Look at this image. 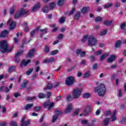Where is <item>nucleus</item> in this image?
I'll use <instances>...</instances> for the list:
<instances>
[{"label":"nucleus","mask_w":126,"mask_h":126,"mask_svg":"<svg viewBox=\"0 0 126 126\" xmlns=\"http://www.w3.org/2000/svg\"><path fill=\"white\" fill-rule=\"evenodd\" d=\"M34 109L35 112H39V111H40V110H41V107H40V106L35 107L34 108Z\"/></svg>","instance_id":"55"},{"label":"nucleus","mask_w":126,"mask_h":126,"mask_svg":"<svg viewBox=\"0 0 126 126\" xmlns=\"http://www.w3.org/2000/svg\"><path fill=\"white\" fill-rule=\"evenodd\" d=\"M34 69V68H30L28 70H27L26 72V73L27 75H30L31 73H32V72L33 71V70Z\"/></svg>","instance_id":"26"},{"label":"nucleus","mask_w":126,"mask_h":126,"mask_svg":"<svg viewBox=\"0 0 126 126\" xmlns=\"http://www.w3.org/2000/svg\"><path fill=\"white\" fill-rule=\"evenodd\" d=\"M14 69H15V66H12L9 68V72H12V71H14Z\"/></svg>","instance_id":"46"},{"label":"nucleus","mask_w":126,"mask_h":126,"mask_svg":"<svg viewBox=\"0 0 126 126\" xmlns=\"http://www.w3.org/2000/svg\"><path fill=\"white\" fill-rule=\"evenodd\" d=\"M88 42V45L91 46V47H93V46H95L96 44L98 43V41H97V39H96V38L94 37L92 35L89 36Z\"/></svg>","instance_id":"4"},{"label":"nucleus","mask_w":126,"mask_h":126,"mask_svg":"<svg viewBox=\"0 0 126 126\" xmlns=\"http://www.w3.org/2000/svg\"><path fill=\"white\" fill-rule=\"evenodd\" d=\"M81 92H82V89H79L78 88H76L73 91V96L74 99H77L81 95Z\"/></svg>","instance_id":"3"},{"label":"nucleus","mask_w":126,"mask_h":126,"mask_svg":"<svg viewBox=\"0 0 126 126\" xmlns=\"http://www.w3.org/2000/svg\"><path fill=\"white\" fill-rule=\"evenodd\" d=\"M22 54H23V50H19L17 51V53H16L15 56V63H19L20 61L19 57L21 56Z\"/></svg>","instance_id":"7"},{"label":"nucleus","mask_w":126,"mask_h":126,"mask_svg":"<svg viewBox=\"0 0 126 126\" xmlns=\"http://www.w3.org/2000/svg\"><path fill=\"white\" fill-rule=\"evenodd\" d=\"M46 96L47 95L45 94L40 93L38 94L37 96L39 98V99H43L44 98H46Z\"/></svg>","instance_id":"24"},{"label":"nucleus","mask_w":126,"mask_h":126,"mask_svg":"<svg viewBox=\"0 0 126 126\" xmlns=\"http://www.w3.org/2000/svg\"><path fill=\"white\" fill-rule=\"evenodd\" d=\"M101 54H102V50H99L95 53V55H96V56H99V55H101Z\"/></svg>","instance_id":"58"},{"label":"nucleus","mask_w":126,"mask_h":126,"mask_svg":"<svg viewBox=\"0 0 126 126\" xmlns=\"http://www.w3.org/2000/svg\"><path fill=\"white\" fill-rule=\"evenodd\" d=\"M54 61H55V59H54V58H51L50 59H46L45 60H44V61L42 62L43 63H52L53 62H54Z\"/></svg>","instance_id":"16"},{"label":"nucleus","mask_w":126,"mask_h":126,"mask_svg":"<svg viewBox=\"0 0 126 126\" xmlns=\"http://www.w3.org/2000/svg\"><path fill=\"white\" fill-rule=\"evenodd\" d=\"M74 18L75 19H79V18L80 17V12H78L76 13V14L74 15Z\"/></svg>","instance_id":"36"},{"label":"nucleus","mask_w":126,"mask_h":126,"mask_svg":"<svg viewBox=\"0 0 126 126\" xmlns=\"http://www.w3.org/2000/svg\"><path fill=\"white\" fill-rule=\"evenodd\" d=\"M57 119H58V115L56 114L53 117L52 123H55V122L57 121Z\"/></svg>","instance_id":"48"},{"label":"nucleus","mask_w":126,"mask_h":126,"mask_svg":"<svg viewBox=\"0 0 126 126\" xmlns=\"http://www.w3.org/2000/svg\"><path fill=\"white\" fill-rule=\"evenodd\" d=\"M31 63V61L30 60H28L27 61H25V60H24L22 61L20 66L21 67H23V66H26L28 63Z\"/></svg>","instance_id":"11"},{"label":"nucleus","mask_w":126,"mask_h":126,"mask_svg":"<svg viewBox=\"0 0 126 126\" xmlns=\"http://www.w3.org/2000/svg\"><path fill=\"white\" fill-rule=\"evenodd\" d=\"M14 42L15 44H18V42H19V40H18V38L14 37Z\"/></svg>","instance_id":"54"},{"label":"nucleus","mask_w":126,"mask_h":126,"mask_svg":"<svg viewBox=\"0 0 126 126\" xmlns=\"http://www.w3.org/2000/svg\"><path fill=\"white\" fill-rule=\"evenodd\" d=\"M55 103L54 102H50V100L46 101L44 104L43 106L45 109L48 108V110H51L54 107Z\"/></svg>","instance_id":"6"},{"label":"nucleus","mask_w":126,"mask_h":126,"mask_svg":"<svg viewBox=\"0 0 126 126\" xmlns=\"http://www.w3.org/2000/svg\"><path fill=\"white\" fill-rule=\"evenodd\" d=\"M15 12V5L12 6L10 8L9 10V14L10 15L12 14H13Z\"/></svg>","instance_id":"20"},{"label":"nucleus","mask_w":126,"mask_h":126,"mask_svg":"<svg viewBox=\"0 0 126 126\" xmlns=\"http://www.w3.org/2000/svg\"><path fill=\"white\" fill-rule=\"evenodd\" d=\"M42 11L44 13H48L49 12V7L47 5H45L42 9Z\"/></svg>","instance_id":"21"},{"label":"nucleus","mask_w":126,"mask_h":126,"mask_svg":"<svg viewBox=\"0 0 126 126\" xmlns=\"http://www.w3.org/2000/svg\"><path fill=\"white\" fill-rule=\"evenodd\" d=\"M4 91H5V92L6 93H7L8 92H9L10 90H9V89L8 88V87H4Z\"/></svg>","instance_id":"53"},{"label":"nucleus","mask_w":126,"mask_h":126,"mask_svg":"<svg viewBox=\"0 0 126 126\" xmlns=\"http://www.w3.org/2000/svg\"><path fill=\"white\" fill-rule=\"evenodd\" d=\"M75 10V8H73V9H72V10L70 11L69 15H71L73 14V13L74 12Z\"/></svg>","instance_id":"60"},{"label":"nucleus","mask_w":126,"mask_h":126,"mask_svg":"<svg viewBox=\"0 0 126 126\" xmlns=\"http://www.w3.org/2000/svg\"><path fill=\"white\" fill-rule=\"evenodd\" d=\"M20 16H22L19 12H17L15 15V18H19V17H20Z\"/></svg>","instance_id":"50"},{"label":"nucleus","mask_w":126,"mask_h":126,"mask_svg":"<svg viewBox=\"0 0 126 126\" xmlns=\"http://www.w3.org/2000/svg\"><path fill=\"white\" fill-rule=\"evenodd\" d=\"M115 60H116V56L111 55L110 57L107 59V62L109 63H113Z\"/></svg>","instance_id":"15"},{"label":"nucleus","mask_w":126,"mask_h":126,"mask_svg":"<svg viewBox=\"0 0 126 126\" xmlns=\"http://www.w3.org/2000/svg\"><path fill=\"white\" fill-rule=\"evenodd\" d=\"M88 121L86 120H82V125H86L87 124Z\"/></svg>","instance_id":"62"},{"label":"nucleus","mask_w":126,"mask_h":126,"mask_svg":"<svg viewBox=\"0 0 126 126\" xmlns=\"http://www.w3.org/2000/svg\"><path fill=\"white\" fill-rule=\"evenodd\" d=\"M45 53L46 54H48L50 52V47H49L48 46L45 45Z\"/></svg>","instance_id":"44"},{"label":"nucleus","mask_w":126,"mask_h":126,"mask_svg":"<svg viewBox=\"0 0 126 126\" xmlns=\"http://www.w3.org/2000/svg\"><path fill=\"white\" fill-rule=\"evenodd\" d=\"M79 111V109L76 110L73 113V116H77L78 115V112Z\"/></svg>","instance_id":"61"},{"label":"nucleus","mask_w":126,"mask_h":126,"mask_svg":"<svg viewBox=\"0 0 126 126\" xmlns=\"http://www.w3.org/2000/svg\"><path fill=\"white\" fill-rule=\"evenodd\" d=\"M85 56H86L85 51H82V52H81L80 57H81V58H83V57H85Z\"/></svg>","instance_id":"51"},{"label":"nucleus","mask_w":126,"mask_h":126,"mask_svg":"<svg viewBox=\"0 0 126 126\" xmlns=\"http://www.w3.org/2000/svg\"><path fill=\"white\" fill-rule=\"evenodd\" d=\"M6 125V124L5 122H2L0 123V126H5Z\"/></svg>","instance_id":"64"},{"label":"nucleus","mask_w":126,"mask_h":126,"mask_svg":"<svg viewBox=\"0 0 126 126\" xmlns=\"http://www.w3.org/2000/svg\"><path fill=\"white\" fill-rule=\"evenodd\" d=\"M64 19H65V17H62L59 20L60 23L63 24L64 22Z\"/></svg>","instance_id":"49"},{"label":"nucleus","mask_w":126,"mask_h":126,"mask_svg":"<svg viewBox=\"0 0 126 126\" xmlns=\"http://www.w3.org/2000/svg\"><path fill=\"white\" fill-rule=\"evenodd\" d=\"M121 45H122V41L121 40H118L116 41L115 45V48H120L121 47Z\"/></svg>","instance_id":"23"},{"label":"nucleus","mask_w":126,"mask_h":126,"mask_svg":"<svg viewBox=\"0 0 126 126\" xmlns=\"http://www.w3.org/2000/svg\"><path fill=\"white\" fill-rule=\"evenodd\" d=\"M116 110H114L113 111V114L111 116V119H112V120H111L112 122H114L115 121H117V118H116Z\"/></svg>","instance_id":"22"},{"label":"nucleus","mask_w":126,"mask_h":126,"mask_svg":"<svg viewBox=\"0 0 126 126\" xmlns=\"http://www.w3.org/2000/svg\"><path fill=\"white\" fill-rule=\"evenodd\" d=\"M35 99H37V97L36 96H33V97L29 96L27 97V100L28 101H32V100H35Z\"/></svg>","instance_id":"45"},{"label":"nucleus","mask_w":126,"mask_h":126,"mask_svg":"<svg viewBox=\"0 0 126 126\" xmlns=\"http://www.w3.org/2000/svg\"><path fill=\"white\" fill-rule=\"evenodd\" d=\"M19 12L20 13V14H21V15L22 16V15H25V14H27V13L29 12V10L26 11L25 9L23 8Z\"/></svg>","instance_id":"17"},{"label":"nucleus","mask_w":126,"mask_h":126,"mask_svg":"<svg viewBox=\"0 0 126 126\" xmlns=\"http://www.w3.org/2000/svg\"><path fill=\"white\" fill-rule=\"evenodd\" d=\"M97 68H98V64L95 63L93 65V69L94 70L97 69Z\"/></svg>","instance_id":"52"},{"label":"nucleus","mask_w":126,"mask_h":126,"mask_svg":"<svg viewBox=\"0 0 126 126\" xmlns=\"http://www.w3.org/2000/svg\"><path fill=\"white\" fill-rule=\"evenodd\" d=\"M94 92L98 93V96L103 97L106 93V87L103 84H101L99 87H96L94 89Z\"/></svg>","instance_id":"2"},{"label":"nucleus","mask_w":126,"mask_h":126,"mask_svg":"<svg viewBox=\"0 0 126 126\" xmlns=\"http://www.w3.org/2000/svg\"><path fill=\"white\" fill-rule=\"evenodd\" d=\"M10 125L11 126H17V125L16 124V122H15V121H11L10 123Z\"/></svg>","instance_id":"57"},{"label":"nucleus","mask_w":126,"mask_h":126,"mask_svg":"<svg viewBox=\"0 0 126 126\" xmlns=\"http://www.w3.org/2000/svg\"><path fill=\"white\" fill-rule=\"evenodd\" d=\"M115 6L116 7H120V6H121V3H120V2H116Z\"/></svg>","instance_id":"56"},{"label":"nucleus","mask_w":126,"mask_h":126,"mask_svg":"<svg viewBox=\"0 0 126 126\" xmlns=\"http://www.w3.org/2000/svg\"><path fill=\"white\" fill-rule=\"evenodd\" d=\"M112 23H113V21L106 20L104 22V25H107V26H110Z\"/></svg>","instance_id":"31"},{"label":"nucleus","mask_w":126,"mask_h":126,"mask_svg":"<svg viewBox=\"0 0 126 126\" xmlns=\"http://www.w3.org/2000/svg\"><path fill=\"white\" fill-rule=\"evenodd\" d=\"M49 8L50 9H53V8L55 7V5H56V4H55V2H51L49 4Z\"/></svg>","instance_id":"37"},{"label":"nucleus","mask_w":126,"mask_h":126,"mask_svg":"<svg viewBox=\"0 0 126 126\" xmlns=\"http://www.w3.org/2000/svg\"><path fill=\"white\" fill-rule=\"evenodd\" d=\"M112 5H113V3H108L106 4L104 7V8H109V7H112Z\"/></svg>","instance_id":"38"},{"label":"nucleus","mask_w":126,"mask_h":126,"mask_svg":"<svg viewBox=\"0 0 126 126\" xmlns=\"http://www.w3.org/2000/svg\"><path fill=\"white\" fill-rule=\"evenodd\" d=\"M0 48L2 53H9V52H11L12 49H13V46L11 48H8L7 41L5 40L0 41Z\"/></svg>","instance_id":"1"},{"label":"nucleus","mask_w":126,"mask_h":126,"mask_svg":"<svg viewBox=\"0 0 126 126\" xmlns=\"http://www.w3.org/2000/svg\"><path fill=\"white\" fill-rule=\"evenodd\" d=\"M32 107H33V103L28 104L25 106V110H29V109H31Z\"/></svg>","instance_id":"28"},{"label":"nucleus","mask_w":126,"mask_h":126,"mask_svg":"<svg viewBox=\"0 0 126 126\" xmlns=\"http://www.w3.org/2000/svg\"><path fill=\"white\" fill-rule=\"evenodd\" d=\"M110 115H111V111H107L105 112V116H106V117H108V116H110Z\"/></svg>","instance_id":"59"},{"label":"nucleus","mask_w":126,"mask_h":126,"mask_svg":"<svg viewBox=\"0 0 126 126\" xmlns=\"http://www.w3.org/2000/svg\"><path fill=\"white\" fill-rule=\"evenodd\" d=\"M55 114H56V115L58 116H61V115H62V114H63V112L59 110V109H56L55 111Z\"/></svg>","instance_id":"42"},{"label":"nucleus","mask_w":126,"mask_h":126,"mask_svg":"<svg viewBox=\"0 0 126 126\" xmlns=\"http://www.w3.org/2000/svg\"><path fill=\"white\" fill-rule=\"evenodd\" d=\"M58 53H59V50H55L50 53V55L51 56H55V55H57V54H58Z\"/></svg>","instance_id":"41"},{"label":"nucleus","mask_w":126,"mask_h":126,"mask_svg":"<svg viewBox=\"0 0 126 126\" xmlns=\"http://www.w3.org/2000/svg\"><path fill=\"white\" fill-rule=\"evenodd\" d=\"M74 83V77L69 76L68 77L65 81V84L67 86H71Z\"/></svg>","instance_id":"5"},{"label":"nucleus","mask_w":126,"mask_h":126,"mask_svg":"<svg viewBox=\"0 0 126 126\" xmlns=\"http://www.w3.org/2000/svg\"><path fill=\"white\" fill-rule=\"evenodd\" d=\"M35 52V49L33 48L29 52L26 56V58H33L34 57V53Z\"/></svg>","instance_id":"9"},{"label":"nucleus","mask_w":126,"mask_h":126,"mask_svg":"<svg viewBox=\"0 0 126 126\" xmlns=\"http://www.w3.org/2000/svg\"><path fill=\"white\" fill-rule=\"evenodd\" d=\"M34 35H35V31H32L31 32V36L34 37Z\"/></svg>","instance_id":"63"},{"label":"nucleus","mask_w":126,"mask_h":126,"mask_svg":"<svg viewBox=\"0 0 126 126\" xmlns=\"http://www.w3.org/2000/svg\"><path fill=\"white\" fill-rule=\"evenodd\" d=\"M72 110V104L71 103H69L68 106H67V108L65 109V111H64V113L65 114H67L68 113H70L71 111Z\"/></svg>","instance_id":"8"},{"label":"nucleus","mask_w":126,"mask_h":126,"mask_svg":"<svg viewBox=\"0 0 126 126\" xmlns=\"http://www.w3.org/2000/svg\"><path fill=\"white\" fill-rule=\"evenodd\" d=\"M103 20V18L101 17H96L95 18V22H101Z\"/></svg>","instance_id":"33"},{"label":"nucleus","mask_w":126,"mask_h":126,"mask_svg":"<svg viewBox=\"0 0 126 126\" xmlns=\"http://www.w3.org/2000/svg\"><path fill=\"white\" fill-rule=\"evenodd\" d=\"M28 84V81H24L21 85V87H22V88H25V87L27 86Z\"/></svg>","instance_id":"29"},{"label":"nucleus","mask_w":126,"mask_h":126,"mask_svg":"<svg viewBox=\"0 0 126 126\" xmlns=\"http://www.w3.org/2000/svg\"><path fill=\"white\" fill-rule=\"evenodd\" d=\"M89 11H90V8L88 7H84L82 9V13H86V12H88Z\"/></svg>","instance_id":"18"},{"label":"nucleus","mask_w":126,"mask_h":126,"mask_svg":"<svg viewBox=\"0 0 126 126\" xmlns=\"http://www.w3.org/2000/svg\"><path fill=\"white\" fill-rule=\"evenodd\" d=\"M110 122V118H106L104 120V126H108L109 125V123Z\"/></svg>","instance_id":"25"},{"label":"nucleus","mask_w":126,"mask_h":126,"mask_svg":"<svg viewBox=\"0 0 126 126\" xmlns=\"http://www.w3.org/2000/svg\"><path fill=\"white\" fill-rule=\"evenodd\" d=\"M21 96V94L18 92L15 93L14 94V96L15 98H18V97H20Z\"/></svg>","instance_id":"47"},{"label":"nucleus","mask_w":126,"mask_h":126,"mask_svg":"<svg viewBox=\"0 0 126 126\" xmlns=\"http://www.w3.org/2000/svg\"><path fill=\"white\" fill-rule=\"evenodd\" d=\"M64 3V0H58L57 4L59 6H62Z\"/></svg>","instance_id":"32"},{"label":"nucleus","mask_w":126,"mask_h":126,"mask_svg":"<svg viewBox=\"0 0 126 126\" xmlns=\"http://www.w3.org/2000/svg\"><path fill=\"white\" fill-rule=\"evenodd\" d=\"M30 124V120H28L27 122H24V123H22L21 124V126H29Z\"/></svg>","instance_id":"34"},{"label":"nucleus","mask_w":126,"mask_h":126,"mask_svg":"<svg viewBox=\"0 0 126 126\" xmlns=\"http://www.w3.org/2000/svg\"><path fill=\"white\" fill-rule=\"evenodd\" d=\"M126 23L125 22L122 23L120 25V29H121V30H123V31H126Z\"/></svg>","instance_id":"27"},{"label":"nucleus","mask_w":126,"mask_h":126,"mask_svg":"<svg viewBox=\"0 0 126 126\" xmlns=\"http://www.w3.org/2000/svg\"><path fill=\"white\" fill-rule=\"evenodd\" d=\"M108 56H109L108 54H105L102 55L99 60L100 62H102L103 60H105L106 57H108Z\"/></svg>","instance_id":"30"},{"label":"nucleus","mask_w":126,"mask_h":126,"mask_svg":"<svg viewBox=\"0 0 126 126\" xmlns=\"http://www.w3.org/2000/svg\"><path fill=\"white\" fill-rule=\"evenodd\" d=\"M83 97L85 99H88V98H89L90 97V93H87L84 94Z\"/></svg>","instance_id":"43"},{"label":"nucleus","mask_w":126,"mask_h":126,"mask_svg":"<svg viewBox=\"0 0 126 126\" xmlns=\"http://www.w3.org/2000/svg\"><path fill=\"white\" fill-rule=\"evenodd\" d=\"M107 31H108V30L104 29L102 32L100 33V36H104V35H106V34H107Z\"/></svg>","instance_id":"39"},{"label":"nucleus","mask_w":126,"mask_h":126,"mask_svg":"<svg viewBox=\"0 0 126 126\" xmlns=\"http://www.w3.org/2000/svg\"><path fill=\"white\" fill-rule=\"evenodd\" d=\"M87 39H88V40H89V36L88 35H86V36H84V37L82 39V42L83 43H85V42H86V41H87Z\"/></svg>","instance_id":"35"},{"label":"nucleus","mask_w":126,"mask_h":126,"mask_svg":"<svg viewBox=\"0 0 126 126\" xmlns=\"http://www.w3.org/2000/svg\"><path fill=\"white\" fill-rule=\"evenodd\" d=\"M8 34V31L7 30L3 31L0 35V38H5L7 36V34Z\"/></svg>","instance_id":"12"},{"label":"nucleus","mask_w":126,"mask_h":126,"mask_svg":"<svg viewBox=\"0 0 126 126\" xmlns=\"http://www.w3.org/2000/svg\"><path fill=\"white\" fill-rule=\"evenodd\" d=\"M53 88V84L52 83H48L46 88L44 89V90H50Z\"/></svg>","instance_id":"19"},{"label":"nucleus","mask_w":126,"mask_h":126,"mask_svg":"<svg viewBox=\"0 0 126 126\" xmlns=\"http://www.w3.org/2000/svg\"><path fill=\"white\" fill-rule=\"evenodd\" d=\"M89 113H90V106H87L84 111V116H85V117L88 116Z\"/></svg>","instance_id":"13"},{"label":"nucleus","mask_w":126,"mask_h":126,"mask_svg":"<svg viewBox=\"0 0 126 126\" xmlns=\"http://www.w3.org/2000/svg\"><path fill=\"white\" fill-rule=\"evenodd\" d=\"M15 26H16V23L15 21H12L9 25V30L11 31L13 29H14V28H15Z\"/></svg>","instance_id":"14"},{"label":"nucleus","mask_w":126,"mask_h":126,"mask_svg":"<svg viewBox=\"0 0 126 126\" xmlns=\"http://www.w3.org/2000/svg\"><path fill=\"white\" fill-rule=\"evenodd\" d=\"M40 7H41V4H40V3H37L32 8V11H37V10H38V9H39Z\"/></svg>","instance_id":"10"},{"label":"nucleus","mask_w":126,"mask_h":126,"mask_svg":"<svg viewBox=\"0 0 126 126\" xmlns=\"http://www.w3.org/2000/svg\"><path fill=\"white\" fill-rule=\"evenodd\" d=\"M91 72L90 71H87L84 74V77L85 78L86 77H88V76H90Z\"/></svg>","instance_id":"40"}]
</instances>
